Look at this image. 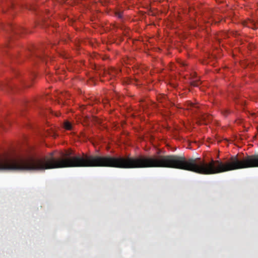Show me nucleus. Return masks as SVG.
I'll use <instances>...</instances> for the list:
<instances>
[{
    "mask_svg": "<svg viewBox=\"0 0 258 258\" xmlns=\"http://www.w3.org/2000/svg\"><path fill=\"white\" fill-rule=\"evenodd\" d=\"M191 84L193 86L198 87L200 84V82L199 81H194L191 82Z\"/></svg>",
    "mask_w": 258,
    "mask_h": 258,
    "instance_id": "nucleus-5",
    "label": "nucleus"
},
{
    "mask_svg": "<svg viewBox=\"0 0 258 258\" xmlns=\"http://www.w3.org/2000/svg\"><path fill=\"white\" fill-rule=\"evenodd\" d=\"M189 107L187 108L188 109H189L192 107H195V108L197 107V106L196 104H195L191 102L189 103Z\"/></svg>",
    "mask_w": 258,
    "mask_h": 258,
    "instance_id": "nucleus-7",
    "label": "nucleus"
},
{
    "mask_svg": "<svg viewBox=\"0 0 258 258\" xmlns=\"http://www.w3.org/2000/svg\"><path fill=\"white\" fill-rule=\"evenodd\" d=\"M146 11H147V10H148V9H149V8H148V7H147V5H146Z\"/></svg>",
    "mask_w": 258,
    "mask_h": 258,
    "instance_id": "nucleus-10",
    "label": "nucleus"
},
{
    "mask_svg": "<svg viewBox=\"0 0 258 258\" xmlns=\"http://www.w3.org/2000/svg\"><path fill=\"white\" fill-rule=\"evenodd\" d=\"M146 167L179 169L201 174H214L248 168V155L242 159L234 156L225 162L212 159L209 162L201 158H186L184 156L176 155L154 156L146 157Z\"/></svg>",
    "mask_w": 258,
    "mask_h": 258,
    "instance_id": "nucleus-1",
    "label": "nucleus"
},
{
    "mask_svg": "<svg viewBox=\"0 0 258 258\" xmlns=\"http://www.w3.org/2000/svg\"><path fill=\"white\" fill-rule=\"evenodd\" d=\"M222 113L224 115L226 116L229 113V110L228 109H224L222 111Z\"/></svg>",
    "mask_w": 258,
    "mask_h": 258,
    "instance_id": "nucleus-8",
    "label": "nucleus"
},
{
    "mask_svg": "<svg viewBox=\"0 0 258 258\" xmlns=\"http://www.w3.org/2000/svg\"><path fill=\"white\" fill-rule=\"evenodd\" d=\"M115 16L119 19L122 20L123 19V12L117 11L115 13Z\"/></svg>",
    "mask_w": 258,
    "mask_h": 258,
    "instance_id": "nucleus-4",
    "label": "nucleus"
},
{
    "mask_svg": "<svg viewBox=\"0 0 258 258\" xmlns=\"http://www.w3.org/2000/svg\"><path fill=\"white\" fill-rule=\"evenodd\" d=\"M63 126L65 129L67 130H71L72 128V124L68 121L64 122Z\"/></svg>",
    "mask_w": 258,
    "mask_h": 258,
    "instance_id": "nucleus-2",
    "label": "nucleus"
},
{
    "mask_svg": "<svg viewBox=\"0 0 258 258\" xmlns=\"http://www.w3.org/2000/svg\"><path fill=\"white\" fill-rule=\"evenodd\" d=\"M69 96V94L67 92L61 93L59 97V99L62 101L63 98H68Z\"/></svg>",
    "mask_w": 258,
    "mask_h": 258,
    "instance_id": "nucleus-3",
    "label": "nucleus"
},
{
    "mask_svg": "<svg viewBox=\"0 0 258 258\" xmlns=\"http://www.w3.org/2000/svg\"><path fill=\"white\" fill-rule=\"evenodd\" d=\"M10 27H11V29L13 30V31H15V30L14 28L12 26H11Z\"/></svg>",
    "mask_w": 258,
    "mask_h": 258,
    "instance_id": "nucleus-9",
    "label": "nucleus"
},
{
    "mask_svg": "<svg viewBox=\"0 0 258 258\" xmlns=\"http://www.w3.org/2000/svg\"><path fill=\"white\" fill-rule=\"evenodd\" d=\"M36 57L39 58V59H41L42 61H45V54H44L43 56L36 55Z\"/></svg>",
    "mask_w": 258,
    "mask_h": 258,
    "instance_id": "nucleus-6",
    "label": "nucleus"
}]
</instances>
